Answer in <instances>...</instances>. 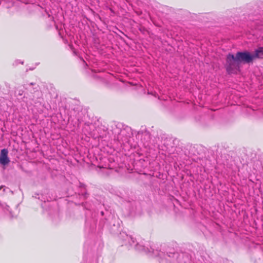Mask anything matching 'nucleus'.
Segmentation results:
<instances>
[{"instance_id":"obj_5","label":"nucleus","mask_w":263,"mask_h":263,"mask_svg":"<svg viewBox=\"0 0 263 263\" xmlns=\"http://www.w3.org/2000/svg\"><path fill=\"white\" fill-rule=\"evenodd\" d=\"M136 248H137V249H139L138 248V245H137Z\"/></svg>"},{"instance_id":"obj_1","label":"nucleus","mask_w":263,"mask_h":263,"mask_svg":"<svg viewBox=\"0 0 263 263\" xmlns=\"http://www.w3.org/2000/svg\"><path fill=\"white\" fill-rule=\"evenodd\" d=\"M255 59L254 54L248 51L238 52L235 57L233 54H229L227 58V71L229 73H236L239 70L240 62L249 63Z\"/></svg>"},{"instance_id":"obj_2","label":"nucleus","mask_w":263,"mask_h":263,"mask_svg":"<svg viewBox=\"0 0 263 263\" xmlns=\"http://www.w3.org/2000/svg\"><path fill=\"white\" fill-rule=\"evenodd\" d=\"M8 151L7 149H3L1 150L0 154V163L5 165L8 164L10 160L8 157Z\"/></svg>"},{"instance_id":"obj_4","label":"nucleus","mask_w":263,"mask_h":263,"mask_svg":"<svg viewBox=\"0 0 263 263\" xmlns=\"http://www.w3.org/2000/svg\"><path fill=\"white\" fill-rule=\"evenodd\" d=\"M130 239H131V240H132V242H133V243H134V242H135V241H134V240L133 238L130 237Z\"/></svg>"},{"instance_id":"obj_3","label":"nucleus","mask_w":263,"mask_h":263,"mask_svg":"<svg viewBox=\"0 0 263 263\" xmlns=\"http://www.w3.org/2000/svg\"><path fill=\"white\" fill-rule=\"evenodd\" d=\"M254 57L255 59L263 58V47H259L255 50Z\"/></svg>"}]
</instances>
